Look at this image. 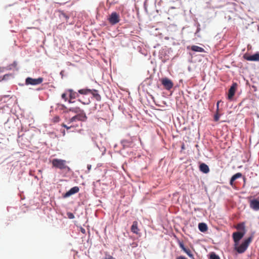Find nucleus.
<instances>
[{"mask_svg": "<svg viewBox=\"0 0 259 259\" xmlns=\"http://www.w3.org/2000/svg\"><path fill=\"white\" fill-rule=\"evenodd\" d=\"M250 207L254 210H259V200L253 199L250 201Z\"/></svg>", "mask_w": 259, "mask_h": 259, "instance_id": "12", "label": "nucleus"}, {"mask_svg": "<svg viewBox=\"0 0 259 259\" xmlns=\"http://www.w3.org/2000/svg\"><path fill=\"white\" fill-rule=\"evenodd\" d=\"M52 164L53 167L56 168L61 170L67 169L68 171L70 170L69 167L67 165V161L65 160L55 158L52 160Z\"/></svg>", "mask_w": 259, "mask_h": 259, "instance_id": "1", "label": "nucleus"}, {"mask_svg": "<svg viewBox=\"0 0 259 259\" xmlns=\"http://www.w3.org/2000/svg\"><path fill=\"white\" fill-rule=\"evenodd\" d=\"M242 177V174L240 172H238L234 175H233L232 178H231L232 179V181H235L237 179L240 178Z\"/></svg>", "mask_w": 259, "mask_h": 259, "instance_id": "21", "label": "nucleus"}, {"mask_svg": "<svg viewBox=\"0 0 259 259\" xmlns=\"http://www.w3.org/2000/svg\"><path fill=\"white\" fill-rule=\"evenodd\" d=\"M79 189L78 187L75 186L72 188H71L68 192L65 193L63 195V197L67 198L70 196L72 195H73L77 192H78Z\"/></svg>", "mask_w": 259, "mask_h": 259, "instance_id": "11", "label": "nucleus"}, {"mask_svg": "<svg viewBox=\"0 0 259 259\" xmlns=\"http://www.w3.org/2000/svg\"><path fill=\"white\" fill-rule=\"evenodd\" d=\"M236 228L237 230H243V231H245V227L243 224H238Z\"/></svg>", "mask_w": 259, "mask_h": 259, "instance_id": "23", "label": "nucleus"}, {"mask_svg": "<svg viewBox=\"0 0 259 259\" xmlns=\"http://www.w3.org/2000/svg\"><path fill=\"white\" fill-rule=\"evenodd\" d=\"M120 16L116 12H112L109 16L108 20L111 25H115L120 21Z\"/></svg>", "mask_w": 259, "mask_h": 259, "instance_id": "5", "label": "nucleus"}, {"mask_svg": "<svg viewBox=\"0 0 259 259\" xmlns=\"http://www.w3.org/2000/svg\"><path fill=\"white\" fill-rule=\"evenodd\" d=\"M52 120L55 123L58 122L60 121V117L58 116H56L54 117Z\"/></svg>", "mask_w": 259, "mask_h": 259, "instance_id": "26", "label": "nucleus"}, {"mask_svg": "<svg viewBox=\"0 0 259 259\" xmlns=\"http://www.w3.org/2000/svg\"><path fill=\"white\" fill-rule=\"evenodd\" d=\"M198 228L202 232H206L208 229L206 224L203 223H201L198 224Z\"/></svg>", "mask_w": 259, "mask_h": 259, "instance_id": "19", "label": "nucleus"}, {"mask_svg": "<svg viewBox=\"0 0 259 259\" xmlns=\"http://www.w3.org/2000/svg\"><path fill=\"white\" fill-rule=\"evenodd\" d=\"M82 230H82V232H83V231H85V230H84V229H82Z\"/></svg>", "mask_w": 259, "mask_h": 259, "instance_id": "36", "label": "nucleus"}, {"mask_svg": "<svg viewBox=\"0 0 259 259\" xmlns=\"http://www.w3.org/2000/svg\"><path fill=\"white\" fill-rule=\"evenodd\" d=\"M131 231L135 234H139V229L138 227V222L137 221H134L133 223V225L131 227Z\"/></svg>", "mask_w": 259, "mask_h": 259, "instance_id": "15", "label": "nucleus"}, {"mask_svg": "<svg viewBox=\"0 0 259 259\" xmlns=\"http://www.w3.org/2000/svg\"><path fill=\"white\" fill-rule=\"evenodd\" d=\"M70 111H72L77 114H78V113L80 112V111H82L81 110H80L79 108H73V109H70Z\"/></svg>", "mask_w": 259, "mask_h": 259, "instance_id": "25", "label": "nucleus"}, {"mask_svg": "<svg viewBox=\"0 0 259 259\" xmlns=\"http://www.w3.org/2000/svg\"><path fill=\"white\" fill-rule=\"evenodd\" d=\"M181 149H182V150H184V149H185V145H184V143L182 145Z\"/></svg>", "mask_w": 259, "mask_h": 259, "instance_id": "34", "label": "nucleus"}, {"mask_svg": "<svg viewBox=\"0 0 259 259\" xmlns=\"http://www.w3.org/2000/svg\"><path fill=\"white\" fill-rule=\"evenodd\" d=\"M245 231L235 232L233 233L232 237L235 242V246L238 245L239 241H240V239L242 238V237L245 235Z\"/></svg>", "mask_w": 259, "mask_h": 259, "instance_id": "6", "label": "nucleus"}, {"mask_svg": "<svg viewBox=\"0 0 259 259\" xmlns=\"http://www.w3.org/2000/svg\"><path fill=\"white\" fill-rule=\"evenodd\" d=\"M221 101H218L217 102V111H219V103Z\"/></svg>", "mask_w": 259, "mask_h": 259, "instance_id": "32", "label": "nucleus"}, {"mask_svg": "<svg viewBox=\"0 0 259 259\" xmlns=\"http://www.w3.org/2000/svg\"><path fill=\"white\" fill-rule=\"evenodd\" d=\"M220 115L218 113V111H217V113L214 116V120L218 121L219 120Z\"/></svg>", "mask_w": 259, "mask_h": 259, "instance_id": "24", "label": "nucleus"}, {"mask_svg": "<svg viewBox=\"0 0 259 259\" xmlns=\"http://www.w3.org/2000/svg\"><path fill=\"white\" fill-rule=\"evenodd\" d=\"M91 91V90L88 89H81L78 90V93L82 95H87L90 94V92Z\"/></svg>", "mask_w": 259, "mask_h": 259, "instance_id": "20", "label": "nucleus"}, {"mask_svg": "<svg viewBox=\"0 0 259 259\" xmlns=\"http://www.w3.org/2000/svg\"><path fill=\"white\" fill-rule=\"evenodd\" d=\"M237 87V83H233L230 88L228 92V99L231 100L233 96L235 95V92L236 91V89Z\"/></svg>", "mask_w": 259, "mask_h": 259, "instance_id": "8", "label": "nucleus"}, {"mask_svg": "<svg viewBox=\"0 0 259 259\" xmlns=\"http://www.w3.org/2000/svg\"><path fill=\"white\" fill-rule=\"evenodd\" d=\"M191 50L194 52H205L204 49L203 48L195 45L192 46L191 47Z\"/></svg>", "mask_w": 259, "mask_h": 259, "instance_id": "18", "label": "nucleus"}, {"mask_svg": "<svg viewBox=\"0 0 259 259\" xmlns=\"http://www.w3.org/2000/svg\"><path fill=\"white\" fill-rule=\"evenodd\" d=\"M90 94H92L93 97L96 99V100L98 101H100L101 100V96L98 94V91L96 90H91V91L90 92Z\"/></svg>", "mask_w": 259, "mask_h": 259, "instance_id": "14", "label": "nucleus"}, {"mask_svg": "<svg viewBox=\"0 0 259 259\" xmlns=\"http://www.w3.org/2000/svg\"><path fill=\"white\" fill-rule=\"evenodd\" d=\"M67 92L69 93V97L70 99H74L78 97L77 93L74 92L72 89H69Z\"/></svg>", "mask_w": 259, "mask_h": 259, "instance_id": "16", "label": "nucleus"}, {"mask_svg": "<svg viewBox=\"0 0 259 259\" xmlns=\"http://www.w3.org/2000/svg\"><path fill=\"white\" fill-rule=\"evenodd\" d=\"M91 165H88V169L89 170H90L91 169Z\"/></svg>", "mask_w": 259, "mask_h": 259, "instance_id": "35", "label": "nucleus"}, {"mask_svg": "<svg viewBox=\"0 0 259 259\" xmlns=\"http://www.w3.org/2000/svg\"><path fill=\"white\" fill-rule=\"evenodd\" d=\"M162 84L164 86L165 89L167 90H170L174 85L172 81L168 78H163L161 80Z\"/></svg>", "mask_w": 259, "mask_h": 259, "instance_id": "7", "label": "nucleus"}, {"mask_svg": "<svg viewBox=\"0 0 259 259\" xmlns=\"http://www.w3.org/2000/svg\"><path fill=\"white\" fill-rule=\"evenodd\" d=\"M209 259H220L219 255L216 254L214 252H212L210 253Z\"/></svg>", "mask_w": 259, "mask_h": 259, "instance_id": "22", "label": "nucleus"}, {"mask_svg": "<svg viewBox=\"0 0 259 259\" xmlns=\"http://www.w3.org/2000/svg\"><path fill=\"white\" fill-rule=\"evenodd\" d=\"M244 58L247 60L250 61H259V53H256L255 54L249 56L247 54H245L243 56Z\"/></svg>", "mask_w": 259, "mask_h": 259, "instance_id": "10", "label": "nucleus"}, {"mask_svg": "<svg viewBox=\"0 0 259 259\" xmlns=\"http://www.w3.org/2000/svg\"><path fill=\"white\" fill-rule=\"evenodd\" d=\"M82 230H82V232H83V231H85V230H84V229H82Z\"/></svg>", "mask_w": 259, "mask_h": 259, "instance_id": "37", "label": "nucleus"}, {"mask_svg": "<svg viewBox=\"0 0 259 259\" xmlns=\"http://www.w3.org/2000/svg\"><path fill=\"white\" fill-rule=\"evenodd\" d=\"M234 181H232V179H231L230 180V185H231L232 186H233V183H234Z\"/></svg>", "mask_w": 259, "mask_h": 259, "instance_id": "33", "label": "nucleus"}, {"mask_svg": "<svg viewBox=\"0 0 259 259\" xmlns=\"http://www.w3.org/2000/svg\"><path fill=\"white\" fill-rule=\"evenodd\" d=\"M58 12L59 13V16L61 19H64L66 22H68V20L69 17L63 11L59 10Z\"/></svg>", "mask_w": 259, "mask_h": 259, "instance_id": "17", "label": "nucleus"}, {"mask_svg": "<svg viewBox=\"0 0 259 259\" xmlns=\"http://www.w3.org/2000/svg\"><path fill=\"white\" fill-rule=\"evenodd\" d=\"M179 245L180 247L191 258L194 259V255L192 253L190 249L187 248L185 247L183 243L181 241H179Z\"/></svg>", "mask_w": 259, "mask_h": 259, "instance_id": "9", "label": "nucleus"}, {"mask_svg": "<svg viewBox=\"0 0 259 259\" xmlns=\"http://www.w3.org/2000/svg\"><path fill=\"white\" fill-rule=\"evenodd\" d=\"M44 78L42 77H38L37 78H33L30 77H27L25 79V84L36 85L39 84L42 82Z\"/></svg>", "mask_w": 259, "mask_h": 259, "instance_id": "4", "label": "nucleus"}, {"mask_svg": "<svg viewBox=\"0 0 259 259\" xmlns=\"http://www.w3.org/2000/svg\"><path fill=\"white\" fill-rule=\"evenodd\" d=\"M176 259H187V258L183 256H180L178 257Z\"/></svg>", "mask_w": 259, "mask_h": 259, "instance_id": "30", "label": "nucleus"}, {"mask_svg": "<svg viewBox=\"0 0 259 259\" xmlns=\"http://www.w3.org/2000/svg\"><path fill=\"white\" fill-rule=\"evenodd\" d=\"M61 126L65 127V128H66L67 130H69L72 127H73V126L72 125H70L69 126H67V125H66L64 123H62L61 124Z\"/></svg>", "mask_w": 259, "mask_h": 259, "instance_id": "28", "label": "nucleus"}, {"mask_svg": "<svg viewBox=\"0 0 259 259\" xmlns=\"http://www.w3.org/2000/svg\"><path fill=\"white\" fill-rule=\"evenodd\" d=\"M87 119V116L85 112L83 111H80V112L71 118L69 121V123H72L76 121H85Z\"/></svg>", "mask_w": 259, "mask_h": 259, "instance_id": "3", "label": "nucleus"}, {"mask_svg": "<svg viewBox=\"0 0 259 259\" xmlns=\"http://www.w3.org/2000/svg\"><path fill=\"white\" fill-rule=\"evenodd\" d=\"M67 215L68 218L70 219H72L74 218V215L72 212H67Z\"/></svg>", "mask_w": 259, "mask_h": 259, "instance_id": "27", "label": "nucleus"}, {"mask_svg": "<svg viewBox=\"0 0 259 259\" xmlns=\"http://www.w3.org/2000/svg\"><path fill=\"white\" fill-rule=\"evenodd\" d=\"M199 170L205 174H207L209 171V167L204 163H202L200 164Z\"/></svg>", "mask_w": 259, "mask_h": 259, "instance_id": "13", "label": "nucleus"}, {"mask_svg": "<svg viewBox=\"0 0 259 259\" xmlns=\"http://www.w3.org/2000/svg\"><path fill=\"white\" fill-rule=\"evenodd\" d=\"M66 96H67V94L66 93H63V94H62L61 97L65 101H66L67 100Z\"/></svg>", "mask_w": 259, "mask_h": 259, "instance_id": "29", "label": "nucleus"}, {"mask_svg": "<svg viewBox=\"0 0 259 259\" xmlns=\"http://www.w3.org/2000/svg\"><path fill=\"white\" fill-rule=\"evenodd\" d=\"M252 240V237H249L247 239H245L239 246H235V249L239 253H242L245 252L247 249L249 244L251 243Z\"/></svg>", "mask_w": 259, "mask_h": 259, "instance_id": "2", "label": "nucleus"}, {"mask_svg": "<svg viewBox=\"0 0 259 259\" xmlns=\"http://www.w3.org/2000/svg\"><path fill=\"white\" fill-rule=\"evenodd\" d=\"M5 69L4 67H0V72H4Z\"/></svg>", "mask_w": 259, "mask_h": 259, "instance_id": "31", "label": "nucleus"}]
</instances>
